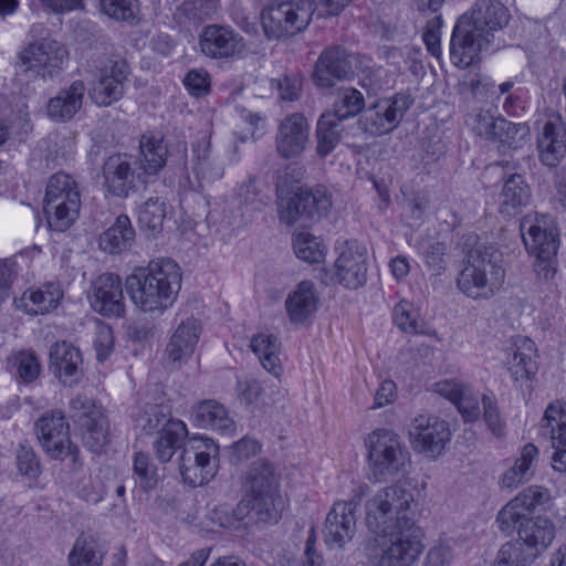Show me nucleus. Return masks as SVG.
<instances>
[{
    "label": "nucleus",
    "mask_w": 566,
    "mask_h": 566,
    "mask_svg": "<svg viewBox=\"0 0 566 566\" xmlns=\"http://www.w3.org/2000/svg\"><path fill=\"white\" fill-rule=\"evenodd\" d=\"M419 491L410 481L381 488L365 505L366 525L380 551L379 566H411L423 552V532L413 520Z\"/></svg>",
    "instance_id": "f257e3e1"
},
{
    "label": "nucleus",
    "mask_w": 566,
    "mask_h": 566,
    "mask_svg": "<svg viewBox=\"0 0 566 566\" xmlns=\"http://www.w3.org/2000/svg\"><path fill=\"white\" fill-rule=\"evenodd\" d=\"M510 18L509 9L500 0H476L470 12L454 25L450 40L452 63L467 69L476 62L483 49L491 45L500 49L503 44L500 34Z\"/></svg>",
    "instance_id": "f03ea898"
},
{
    "label": "nucleus",
    "mask_w": 566,
    "mask_h": 566,
    "mask_svg": "<svg viewBox=\"0 0 566 566\" xmlns=\"http://www.w3.org/2000/svg\"><path fill=\"white\" fill-rule=\"evenodd\" d=\"M181 272L170 259L151 261L126 277V291L133 304L144 313L163 314L176 301Z\"/></svg>",
    "instance_id": "7ed1b4c3"
},
{
    "label": "nucleus",
    "mask_w": 566,
    "mask_h": 566,
    "mask_svg": "<svg viewBox=\"0 0 566 566\" xmlns=\"http://www.w3.org/2000/svg\"><path fill=\"white\" fill-rule=\"evenodd\" d=\"M505 268L502 252L493 245L478 247L457 277L458 287L473 300H489L503 286Z\"/></svg>",
    "instance_id": "20e7f679"
},
{
    "label": "nucleus",
    "mask_w": 566,
    "mask_h": 566,
    "mask_svg": "<svg viewBox=\"0 0 566 566\" xmlns=\"http://www.w3.org/2000/svg\"><path fill=\"white\" fill-rule=\"evenodd\" d=\"M520 231L528 253L535 258L537 276L545 281L554 279L559 248L558 229L545 216H526L521 221Z\"/></svg>",
    "instance_id": "39448f33"
},
{
    "label": "nucleus",
    "mask_w": 566,
    "mask_h": 566,
    "mask_svg": "<svg viewBox=\"0 0 566 566\" xmlns=\"http://www.w3.org/2000/svg\"><path fill=\"white\" fill-rule=\"evenodd\" d=\"M81 192L75 179L64 172L54 174L48 181L44 213L52 230L65 231L78 218Z\"/></svg>",
    "instance_id": "423d86ee"
},
{
    "label": "nucleus",
    "mask_w": 566,
    "mask_h": 566,
    "mask_svg": "<svg viewBox=\"0 0 566 566\" xmlns=\"http://www.w3.org/2000/svg\"><path fill=\"white\" fill-rule=\"evenodd\" d=\"M315 12L313 0L274 2L262 12L266 38L280 40L294 36L307 29Z\"/></svg>",
    "instance_id": "0eeeda50"
},
{
    "label": "nucleus",
    "mask_w": 566,
    "mask_h": 566,
    "mask_svg": "<svg viewBox=\"0 0 566 566\" xmlns=\"http://www.w3.org/2000/svg\"><path fill=\"white\" fill-rule=\"evenodd\" d=\"M370 472L376 482L394 479L403 472L409 452L402 447L397 433L378 429L367 439Z\"/></svg>",
    "instance_id": "6e6552de"
},
{
    "label": "nucleus",
    "mask_w": 566,
    "mask_h": 566,
    "mask_svg": "<svg viewBox=\"0 0 566 566\" xmlns=\"http://www.w3.org/2000/svg\"><path fill=\"white\" fill-rule=\"evenodd\" d=\"M332 205V195L325 187H300L294 195L279 198L277 213L280 221L287 226L307 227L325 217Z\"/></svg>",
    "instance_id": "1a4fd4ad"
},
{
    "label": "nucleus",
    "mask_w": 566,
    "mask_h": 566,
    "mask_svg": "<svg viewBox=\"0 0 566 566\" xmlns=\"http://www.w3.org/2000/svg\"><path fill=\"white\" fill-rule=\"evenodd\" d=\"M245 493L254 497L258 518L265 523H275L281 516L282 499L279 495V481L271 463L258 460L247 472L243 483Z\"/></svg>",
    "instance_id": "9d476101"
},
{
    "label": "nucleus",
    "mask_w": 566,
    "mask_h": 566,
    "mask_svg": "<svg viewBox=\"0 0 566 566\" xmlns=\"http://www.w3.org/2000/svg\"><path fill=\"white\" fill-rule=\"evenodd\" d=\"M369 492L366 483H360L353 489L348 500L336 501L329 510L324 528V541L331 548H343L349 543L357 528L356 510Z\"/></svg>",
    "instance_id": "9b49d317"
},
{
    "label": "nucleus",
    "mask_w": 566,
    "mask_h": 566,
    "mask_svg": "<svg viewBox=\"0 0 566 566\" xmlns=\"http://www.w3.org/2000/svg\"><path fill=\"white\" fill-rule=\"evenodd\" d=\"M72 417L80 424L84 446L93 453L106 451L111 442L109 422L102 406L86 396H76L70 402Z\"/></svg>",
    "instance_id": "f8f14e48"
},
{
    "label": "nucleus",
    "mask_w": 566,
    "mask_h": 566,
    "mask_svg": "<svg viewBox=\"0 0 566 566\" xmlns=\"http://www.w3.org/2000/svg\"><path fill=\"white\" fill-rule=\"evenodd\" d=\"M218 447L211 439L193 438L179 457L182 481L191 486L208 483L217 473Z\"/></svg>",
    "instance_id": "ddd939ff"
},
{
    "label": "nucleus",
    "mask_w": 566,
    "mask_h": 566,
    "mask_svg": "<svg viewBox=\"0 0 566 566\" xmlns=\"http://www.w3.org/2000/svg\"><path fill=\"white\" fill-rule=\"evenodd\" d=\"M412 103L411 96L403 93L379 99L364 109L359 125L373 136L388 134L400 124Z\"/></svg>",
    "instance_id": "4468645a"
},
{
    "label": "nucleus",
    "mask_w": 566,
    "mask_h": 566,
    "mask_svg": "<svg viewBox=\"0 0 566 566\" xmlns=\"http://www.w3.org/2000/svg\"><path fill=\"white\" fill-rule=\"evenodd\" d=\"M35 433L45 453L52 459L63 460L67 455L77 459V448L70 439V427L61 412L43 415L35 422Z\"/></svg>",
    "instance_id": "2eb2a0df"
},
{
    "label": "nucleus",
    "mask_w": 566,
    "mask_h": 566,
    "mask_svg": "<svg viewBox=\"0 0 566 566\" xmlns=\"http://www.w3.org/2000/svg\"><path fill=\"white\" fill-rule=\"evenodd\" d=\"M67 57L66 48L61 42L52 39L34 41L19 54L25 71H34L43 80L57 74Z\"/></svg>",
    "instance_id": "dca6fc26"
},
{
    "label": "nucleus",
    "mask_w": 566,
    "mask_h": 566,
    "mask_svg": "<svg viewBox=\"0 0 566 566\" xmlns=\"http://www.w3.org/2000/svg\"><path fill=\"white\" fill-rule=\"evenodd\" d=\"M551 501L547 489L532 485L521 491L506 503L497 513L496 523L502 533L510 536L516 528L520 520L528 518L536 509L543 507Z\"/></svg>",
    "instance_id": "f3484780"
},
{
    "label": "nucleus",
    "mask_w": 566,
    "mask_h": 566,
    "mask_svg": "<svg viewBox=\"0 0 566 566\" xmlns=\"http://www.w3.org/2000/svg\"><path fill=\"white\" fill-rule=\"evenodd\" d=\"M200 52L214 60H230L240 57L247 45L242 35L230 27L209 24L199 35Z\"/></svg>",
    "instance_id": "a211bd4d"
},
{
    "label": "nucleus",
    "mask_w": 566,
    "mask_h": 566,
    "mask_svg": "<svg viewBox=\"0 0 566 566\" xmlns=\"http://www.w3.org/2000/svg\"><path fill=\"white\" fill-rule=\"evenodd\" d=\"M409 436L416 451L437 458L449 442L451 432L447 421L436 416H419L413 419Z\"/></svg>",
    "instance_id": "6ab92c4d"
},
{
    "label": "nucleus",
    "mask_w": 566,
    "mask_h": 566,
    "mask_svg": "<svg viewBox=\"0 0 566 566\" xmlns=\"http://www.w3.org/2000/svg\"><path fill=\"white\" fill-rule=\"evenodd\" d=\"M88 300L92 308L103 316H123L125 302L120 277L114 273L97 276L91 285Z\"/></svg>",
    "instance_id": "aec40b11"
},
{
    "label": "nucleus",
    "mask_w": 566,
    "mask_h": 566,
    "mask_svg": "<svg viewBox=\"0 0 566 566\" xmlns=\"http://www.w3.org/2000/svg\"><path fill=\"white\" fill-rule=\"evenodd\" d=\"M129 74V67L125 60L111 61L98 70L95 80L91 83L90 96L98 106H109L117 102L124 94V82Z\"/></svg>",
    "instance_id": "412c9836"
},
{
    "label": "nucleus",
    "mask_w": 566,
    "mask_h": 566,
    "mask_svg": "<svg viewBox=\"0 0 566 566\" xmlns=\"http://www.w3.org/2000/svg\"><path fill=\"white\" fill-rule=\"evenodd\" d=\"M310 142V124L301 113L284 117L276 130L275 150L283 159L301 156Z\"/></svg>",
    "instance_id": "4be33fe9"
},
{
    "label": "nucleus",
    "mask_w": 566,
    "mask_h": 566,
    "mask_svg": "<svg viewBox=\"0 0 566 566\" xmlns=\"http://www.w3.org/2000/svg\"><path fill=\"white\" fill-rule=\"evenodd\" d=\"M335 277L349 290L361 287L367 280V250L356 241H348L335 261Z\"/></svg>",
    "instance_id": "5701e85b"
},
{
    "label": "nucleus",
    "mask_w": 566,
    "mask_h": 566,
    "mask_svg": "<svg viewBox=\"0 0 566 566\" xmlns=\"http://www.w3.org/2000/svg\"><path fill=\"white\" fill-rule=\"evenodd\" d=\"M352 72V56L344 48L335 45L321 53L313 80L317 86L327 88L334 86L336 81L347 78Z\"/></svg>",
    "instance_id": "b1692460"
},
{
    "label": "nucleus",
    "mask_w": 566,
    "mask_h": 566,
    "mask_svg": "<svg viewBox=\"0 0 566 566\" xmlns=\"http://www.w3.org/2000/svg\"><path fill=\"white\" fill-rule=\"evenodd\" d=\"M517 542L537 558L553 543L556 530L554 523L544 516L528 517L520 520L516 528Z\"/></svg>",
    "instance_id": "393cba45"
},
{
    "label": "nucleus",
    "mask_w": 566,
    "mask_h": 566,
    "mask_svg": "<svg viewBox=\"0 0 566 566\" xmlns=\"http://www.w3.org/2000/svg\"><path fill=\"white\" fill-rule=\"evenodd\" d=\"M542 434L548 437L552 448V467L560 473L566 472V413L557 406L549 405L542 419Z\"/></svg>",
    "instance_id": "a878e982"
},
{
    "label": "nucleus",
    "mask_w": 566,
    "mask_h": 566,
    "mask_svg": "<svg viewBox=\"0 0 566 566\" xmlns=\"http://www.w3.org/2000/svg\"><path fill=\"white\" fill-rule=\"evenodd\" d=\"M104 185L108 193L127 198L135 191V171L127 155L109 156L103 165Z\"/></svg>",
    "instance_id": "bb28decb"
},
{
    "label": "nucleus",
    "mask_w": 566,
    "mask_h": 566,
    "mask_svg": "<svg viewBox=\"0 0 566 566\" xmlns=\"http://www.w3.org/2000/svg\"><path fill=\"white\" fill-rule=\"evenodd\" d=\"M201 334V324L189 317L184 319L172 333L166 347L167 359L174 366L180 367L192 356Z\"/></svg>",
    "instance_id": "cd10ccee"
},
{
    "label": "nucleus",
    "mask_w": 566,
    "mask_h": 566,
    "mask_svg": "<svg viewBox=\"0 0 566 566\" xmlns=\"http://www.w3.org/2000/svg\"><path fill=\"white\" fill-rule=\"evenodd\" d=\"M319 297L311 281L298 283L285 300V308L293 324H304L313 317L318 308Z\"/></svg>",
    "instance_id": "c85d7f7f"
},
{
    "label": "nucleus",
    "mask_w": 566,
    "mask_h": 566,
    "mask_svg": "<svg viewBox=\"0 0 566 566\" xmlns=\"http://www.w3.org/2000/svg\"><path fill=\"white\" fill-rule=\"evenodd\" d=\"M539 160L548 166L556 167L566 153L565 132L559 119H549L537 136Z\"/></svg>",
    "instance_id": "c756f323"
},
{
    "label": "nucleus",
    "mask_w": 566,
    "mask_h": 566,
    "mask_svg": "<svg viewBox=\"0 0 566 566\" xmlns=\"http://www.w3.org/2000/svg\"><path fill=\"white\" fill-rule=\"evenodd\" d=\"M82 354L73 344L62 340L50 348V368L64 385L81 373Z\"/></svg>",
    "instance_id": "7c9ffc66"
},
{
    "label": "nucleus",
    "mask_w": 566,
    "mask_h": 566,
    "mask_svg": "<svg viewBox=\"0 0 566 566\" xmlns=\"http://www.w3.org/2000/svg\"><path fill=\"white\" fill-rule=\"evenodd\" d=\"M85 93L83 81H74L67 88L61 90L56 96L49 99L46 114L50 118L66 122L81 109Z\"/></svg>",
    "instance_id": "2f4dec72"
},
{
    "label": "nucleus",
    "mask_w": 566,
    "mask_h": 566,
    "mask_svg": "<svg viewBox=\"0 0 566 566\" xmlns=\"http://www.w3.org/2000/svg\"><path fill=\"white\" fill-rule=\"evenodd\" d=\"M191 415L199 428L212 429L222 434L232 433L235 429V423L227 409L216 400L199 402L193 407Z\"/></svg>",
    "instance_id": "473e14b6"
},
{
    "label": "nucleus",
    "mask_w": 566,
    "mask_h": 566,
    "mask_svg": "<svg viewBox=\"0 0 566 566\" xmlns=\"http://www.w3.org/2000/svg\"><path fill=\"white\" fill-rule=\"evenodd\" d=\"M432 391L454 403L467 421L478 419L480 408L470 391L455 380H441L432 385Z\"/></svg>",
    "instance_id": "72a5a7b5"
},
{
    "label": "nucleus",
    "mask_w": 566,
    "mask_h": 566,
    "mask_svg": "<svg viewBox=\"0 0 566 566\" xmlns=\"http://www.w3.org/2000/svg\"><path fill=\"white\" fill-rule=\"evenodd\" d=\"M62 296L63 292L61 289L57 285L50 283L35 291L29 290L24 292L22 297L15 300L14 303L17 308L22 310L30 315H39L55 308Z\"/></svg>",
    "instance_id": "f704fd0d"
},
{
    "label": "nucleus",
    "mask_w": 566,
    "mask_h": 566,
    "mask_svg": "<svg viewBox=\"0 0 566 566\" xmlns=\"http://www.w3.org/2000/svg\"><path fill=\"white\" fill-rule=\"evenodd\" d=\"M539 451L533 443H526L516 459L515 464L506 470L501 479V485L505 489H515L520 484L527 482L534 474L538 463Z\"/></svg>",
    "instance_id": "c9c22d12"
},
{
    "label": "nucleus",
    "mask_w": 566,
    "mask_h": 566,
    "mask_svg": "<svg viewBox=\"0 0 566 566\" xmlns=\"http://www.w3.org/2000/svg\"><path fill=\"white\" fill-rule=\"evenodd\" d=\"M530 199L531 189L524 178L518 174H513L505 180L502 188L499 210L504 216H515L528 205Z\"/></svg>",
    "instance_id": "e433bc0d"
},
{
    "label": "nucleus",
    "mask_w": 566,
    "mask_h": 566,
    "mask_svg": "<svg viewBox=\"0 0 566 566\" xmlns=\"http://www.w3.org/2000/svg\"><path fill=\"white\" fill-rule=\"evenodd\" d=\"M134 241L135 230L132 222L126 214H120L114 224L99 235L98 245L109 254H118L129 249Z\"/></svg>",
    "instance_id": "4c0bfd02"
},
{
    "label": "nucleus",
    "mask_w": 566,
    "mask_h": 566,
    "mask_svg": "<svg viewBox=\"0 0 566 566\" xmlns=\"http://www.w3.org/2000/svg\"><path fill=\"white\" fill-rule=\"evenodd\" d=\"M188 434L186 424L181 420L168 422L163 427L153 442L154 453L158 461H170L176 450L181 448Z\"/></svg>",
    "instance_id": "58836bf2"
},
{
    "label": "nucleus",
    "mask_w": 566,
    "mask_h": 566,
    "mask_svg": "<svg viewBox=\"0 0 566 566\" xmlns=\"http://www.w3.org/2000/svg\"><path fill=\"white\" fill-rule=\"evenodd\" d=\"M280 347L279 338L272 334H256L250 342V348L259 357L263 368L275 377H280L283 370L279 358Z\"/></svg>",
    "instance_id": "ea45409f"
},
{
    "label": "nucleus",
    "mask_w": 566,
    "mask_h": 566,
    "mask_svg": "<svg viewBox=\"0 0 566 566\" xmlns=\"http://www.w3.org/2000/svg\"><path fill=\"white\" fill-rule=\"evenodd\" d=\"M139 168L147 176H154L166 164L168 147L163 139L143 136L140 139Z\"/></svg>",
    "instance_id": "a19ab883"
},
{
    "label": "nucleus",
    "mask_w": 566,
    "mask_h": 566,
    "mask_svg": "<svg viewBox=\"0 0 566 566\" xmlns=\"http://www.w3.org/2000/svg\"><path fill=\"white\" fill-rule=\"evenodd\" d=\"M343 122L329 112L321 115L316 127L317 154L321 157L331 154L339 143L344 130Z\"/></svg>",
    "instance_id": "79ce46f5"
},
{
    "label": "nucleus",
    "mask_w": 566,
    "mask_h": 566,
    "mask_svg": "<svg viewBox=\"0 0 566 566\" xmlns=\"http://www.w3.org/2000/svg\"><path fill=\"white\" fill-rule=\"evenodd\" d=\"M216 12V4L211 0H186L175 12L176 21L186 28L197 27L209 20Z\"/></svg>",
    "instance_id": "37998d69"
},
{
    "label": "nucleus",
    "mask_w": 566,
    "mask_h": 566,
    "mask_svg": "<svg viewBox=\"0 0 566 566\" xmlns=\"http://www.w3.org/2000/svg\"><path fill=\"white\" fill-rule=\"evenodd\" d=\"M166 203L159 198L148 199L138 211V223L140 229L150 234L159 233L166 218Z\"/></svg>",
    "instance_id": "c03bdc74"
},
{
    "label": "nucleus",
    "mask_w": 566,
    "mask_h": 566,
    "mask_svg": "<svg viewBox=\"0 0 566 566\" xmlns=\"http://www.w3.org/2000/svg\"><path fill=\"white\" fill-rule=\"evenodd\" d=\"M364 106L365 99L361 92L354 87H343L337 94L334 109L331 113L345 120L356 116L361 111L364 112Z\"/></svg>",
    "instance_id": "a18cd8bd"
},
{
    "label": "nucleus",
    "mask_w": 566,
    "mask_h": 566,
    "mask_svg": "<svg viewBox=\"0 0 566 566\" xmlns=\"http://www.w3.org/2000/svg\"><path fill=\"white\" fill-rule=\"evenodd\" d=\"M174 420L165 412L163 406L147 405L136 418V426L147 434H158L163 427H167L168 422Z\"/></svg>",
    "instance_id": "49530a36"
},
{
    "label": "nucleus",
    "mask_w": 566,
    "mask_h": 566,
    "mask_svg": "<svg viewBox=\"0 0 566 566\" xmlns=\"http://www.w3.org/2000/svg\"><path fill=\"white\" fill-rule=\"evenodd\" d=\"M195 171L202 178H220L223 175L222 166L210 158V145L207 140L193 146Z\"/></svg>",
    "instance_id": "de8ad7c7"
},
{
    "label": "nucleus",
    "mask_w": 566,
    "mask_h": 566,
    "mask_svg": "<svg viewBox=\"0 0 566 566\" xmlns=\"http://www.w3.org/2000/svg\"><path fill=\"white\" fill-rule=\"evenodd\" d=\"M535 559L523 544L511 541L500 548L494 566H530Z\"/></svg>",
    "instance_id": "09e8293b"
},
{
    "label": "nucleus",
    "mask_w": 566,
    "mask_h": 566,
    "mask_svg": "<svg viewBox=\"0 0 566 566\" xmlns=\"http://www.w3.org/2000/svg\"><path fill=\"white\" fill-rule=\"evenodd\" d=\"M295 255L308 263L321 262L324 258V250L317 238L307 232H301L293 240Z\"/></svg>",
    "instance_id": "8fccbe9b"
},
{
    "label": "nucleus",
    "mask_w": 566,
    "mask_h": 566,
    "mask_svg": "<svg viewBox=\"0 0 566 566\" xmlns=\"http://www.w3.org/2000/svg\"><path fill=\"white\" fill-rule=\"evenodd\" d=\"M71 566H99L102 554L96 544L84 537H78L69 555Z\"/></svg>",
    "instance_id": "3c124183"
},
{
    "label": "nucleus",
    "mask_w": 566,
    "mask_h": 566,
    "mask_svg": "<svg viewBox=\"0 0 566 566\" xmlns=\"http://www.w3.org/2000/svg\"><path fill=\"white\" fill-rule=\"evenodd\" d=\"M527 136L528 127L526 124H515L502 117L499 119L496 135L493 140H499L501 144L517 148Z\"/></svg>",
    "instance_id": "603ef678"
},
{
    "label": "nucleus",
    "mask_w": 566,
    "mask_h": 566,
    "mask_svg": "<svg viewBox=\"0 0 566 566\" xmlns=\"http://www.w3.org/2000/svg\"><path fill=\"white\" fill-rule=\"evenodd\" d=\"M509 371L514 381L528 379L535 373V361L530 354L515 349L507 360Z\"/></svg>",
    "instance_id": "864d4df0"
},
{
    "label": "nucleus",
    "mask_w": 566,
    "mask_h": 566,
    "mask_svg": "<svg viewBox=\"0 0 566 566\" xmlns=\"http://www.w3.org/2000/svg\"><path fill=\"white\" fill-rule=\"evenodd\" d=\"M238 198L241 205L249 207L252 211H261L269 201V197L262 193L254 179H249L240 186Z\"/></svg>",
    "instance_id": "5fc2aeb1"
},
{
    "label": "nucleus",
    "mask_w": 566,
    "mask_h": 566,
    "mask_svg": "<svg viewBox=\"0 0 566 566\" xmlns=\"http://www.w3.org/2000/svg\"><path fill=\"white\" fill-rule=\"evenodd\" d=\"M394 317L397 326L407 333L417 334L420 332L418 313L411 304L406 301L399 302L394 308Z\"/></svg>",
    "instance_id": "6e6d98bb"
},
{
    "label": "nucleus",
    "mask_w": 566,
    "mask_h": 566,
    "mask_svg": "<svg viewBox=\"0 0 566 566\" xmlns=\"http://www.w3.org/2000/svg\"><path fill=\"white\" fill-rule=\"evenodd\" d=\"M14 366L19 377L24 382H31L40 375V363L33 353L20 352L14 357Z\"/></svg>",
    "instance_id": "4d7b16f0"
},
{
    "label": "nucleus",
    "mask_w": 566,
    "mask_h": 566,
    "mask_svg": "<svg viewBox=\"0 0 566 566\" xmlns=\"http://www.w3.org/2000/svg\"><path fill=\"white\" fill-rule=\"evenodd\" d=\"M133 468L135 474L140 478V484L144 490L153 489L156 485V470L150 464L147 454L143 452H136Z\"/></svg>",
    "instance_id": "13d9d810"
},
{
    "label": "nucleus",
    "mask_w": 566,
    "mask_h": 566,
    "mask_svg": "<svg viewBox=\"0 0 566 566\" xmlns=\"http://www.w3.org/2000/svg\"><path fill=\"white\" fill-rule=\"evenodd\" d=\"M423 259L426 265L433 272V274L439 275L446 269V244L442 242H431L428 243L427 248L422 251Z\"/></svg>",
    "instance_id": "bf43d9fd"
},
{
    "label": "nucleus",
    "mask_w": 566,
    "mask_h": 566,
    "mask_svg": "<svg viewBox=\"0 0 566 566\" xmlns=\"http://www.w3.org/2000/svg\"><path fill=\"white\" fill-rule=\"evenodd\" d=\"M94 348L98 361H104L113 350L114 336L108 325H98L94 336Z\"/></svg>",
    "instance_id": "052dcab7"
},
{
    "label": "nucleus",
    "mask_w": 566,
    "mask_h": 566,
    "mask_svg": "<svg viewBox=\"0 0 566 566\" xmlns=\"http://www.w3.org/2000/svg\"><path fill=\"white\" fill-rule=\"evenodd\" d=\"M102 11L112 19L127 21L134 17L132 0H101Z\"/></svg>",
    "instance_id": "680f3d73"
},
{
    "label": "nucleus",
    "mask_w": 566,
    "mask_h": 566,
    "mask_svg": "<svg viewBox=\"0 0 566 566\" xmlns=\"http://www.w3.org/2000/svg\"><path fill=\"white\" fill-rule=\"evenodd\" d=\"M261 450V444L252 438H242L231 447V462L237 464L251 459Z\"/></svg>",
    "instance_id": "e2e57ef3"
},
{
    "label": "nucleus",
    "mask_w": 566,
    "mask_h": 566,
    "mask_svg": "<svg viewBox=\"0 0 566 566\" xmlns=\"http://www.w3.org/2000/svg\"><path fill=\"white\" fill-rule=\"evenodd\" d=\"M17 467L23 475L34 476L40 472V462L32 448L23 444L19 447Z\"/></svg>",
    "instance_id": "0e129e2a"
},
{
    "label": "nucleus",
    "mask_w": 566,
    "mask_h": 566,
    "mask_svg": "<svg viewBox=\"0 0 566 566\" xmlns=\"http://www.w3.org/2000/svg\"><path fill=\"white\" fill-rule=\"evenodd\" d=\"M500 118L501 117H494L490 112H479L473 117V130L476 135L493 140L496 135Z\"/></svg>",
    "instance_id": "69168bd1"
},
{
    "label": "nucleus",
    "mask_w": 566,
    "mask_h": 566,
    "mask_svg": "<svg viewBox=\"0 0 566 566\" xmlns=\"http://www.w3.org/2000/svg\"><path fill=\"white\" fill-rule=\"evenodd\" d=\"M442 20L440 17H436L433 20L429 21L427 28L422 34L423 42L427 46L428 52L436 57L441 55V45H440V29H441Z\"/></svg>",
    "instance_id": "338daca9"
},
{
    "label": "nucleus",
    "mask_w": 566,
    "mask_h": 566,
    "mask_svg": "<svg viewBox=\"0 0 566 566\" xmlns=\"http://www.w3.org/2000/svg\"><path fill=\"white\" fill-rule=\"evenodd\" d=\"M184 84L193 96L207 94L210 87L209 76L205 71H189L184 80Z\"/></svg>",
    "instance_id": "774afa93"
}]
</instances>
